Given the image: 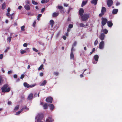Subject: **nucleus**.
<instances>
[{
	"label": "nucleus",
	"mask_w": 122,
	"mask_h": 122,
	"mask_svg": "<svg viewBox=\"0 0 122 122\" xmlns=\"http://www.w3.org/2000/svg\"><path fill=\"white\" fill-rule=\"evenodd\" d=\"M22 8V6H19L18 7V9H20V10L21 8Z\"/></svg>",
	"instance_id": "obj_60"
},
{
	"label": "nucleus",
	"mask_w": 122,
	"mask_h": 122,
	"mask_svg": "<svg viewBox=\"0 0 122 122\" xmlns=\"http://www.w3.org/2000/svg\"><path fill=\"white\" fill-rule=\"evenodd\" d=\"M98 0H92L91 1L92 4L94 5H96L97 4Z\"/></svg>",
	"instance_id": "obj_18"
},
{
	"label": "nucleus",
	"mask_w": 122,
	"mask_h": 122,
	"mask_svg": "<svg viewBox=\"0 0 122 122\" xmlns=\"http://www.w3.org/2000/svg\"><path fill=\"white\" fill-rule=\"evenodd\" d=\"M25 26L24 25H23L21 27V30L22 31H24L25 30Z\"/></svg>",
	"instance_id": "obj_36"
},
{
	"label": "nucleus",
	"mask_w": 122,
	"mask_h": 122,
	"mask_svg": "<svg viewBox=\"0 0 122 122\" xmlns=\"http://www.w3.org/2000/svg\"><path fill=\"white\" fill-rule=\"evenodd\" d=\"M53 100V99L52 97H49L47 98L46 99V101L47 102L52 103Z\"/></svg>",
	"instance_id": "obj_8"
},
{
	"label": "nucleus",
	"mask_w": 122,
	"mask_h": 122,
	"mask_svg": "<svg viewBox=\"0 0 122 122\" xmlns=\"http://www.w3.org/2000/svg\"><path fill=\"white\" fill-rule=\"evenodd\" d=\"M102 31L105 34H107L108 32V30L106 29H102Z\"/></svg>",
	"instance_id": "obj_27"
},
{
	"label": "nucleus",
	"mask_w": 122,
	"mask_h": 122,
	"mask_svg": "<svg viewBox=\"0 0 122 122\" xmlns=\"http://www.w3.org/2000/svg\"><path fill=\"white\" fill-rule=\"evenodd\" d=\"M71 53L70 54V59H71L73 60L74 59V55L73 53V51L71 50Z\"/></svg>",
	"instance_id": "obj_17"
},
{
	"label": "nucleus",
	"mask_w": 122,
	"mask_h": 122,
	"mask_svg": "<svg viewBox=\"0 0 122 122\" xmlns=\"http://www.w3.org/2000/svg\"><path fill=\"white\" fill-rule=\"evenodd\" d=\"M24 7L25 9L27 10H29L30 9V6L28 5H25L24 6Z\"/></svg>",
	"instance_id": "obj_15"
},
{
	"label": "nucleus",
	"mask_w": 122,
	"mask_h": 122,
	"mask_svg": "<svg viewBox=\"0 0 122 122\" xmlns=\"http://www.w3.org/2000/svg\"><path fill=\"white\" fill-rule=\"evenodd\" d=\"M104 14H103V13H102L101 12V14H100L99 15V16L100 17H101L103 15H104Z\"/></svg>",
	"instance_id": "obj_49"
},
{
	"label": "nucleus",
	"mask_w": 122,
	"mask_h": 122,
	"mask_svg": "<svg viewBox=\"0 0 122 122\" xmlns=\"http://www.w3.org/2000/svg\"><path fill=\"white\" fill-rule=\"evenodd\" d=\"M33 50L36 52H38V50H37L36 48H33L32 49Z\"/></svg>",
	"instance_id": "obj_43"
},
{
	"label": "nucleus",
	"mask_w": 122,
	"mask_h": 122,
	"mask_svg": "<svg viewBox=\"0 0 122 122\" xmlns=\"http://www.w3.org/2000/svg\"><path fill=\"white\" fill-rule=\"evenodd\" d=\"M6 6V4L5 2L2 5V9H4L5 8Z\"/></svg>",
	"instance_id": "obj_25"
},
{
	"label": "nucleus",
	"mask_w": 122,
	"mask_h": 122,
	"mask_svg": "<svg viewBox=\"0 0 122 122\" xmlns=\"http://www.w3.org/2000/svg\"><path fill=\"white\" fill-rule=\"evenodd\" d=\"M24 76H25V75H23V74L21 76L20 78L21 79H22L24 78Z\"/></svg>",
	"instance_id": "obj_45"
},
{
	"label": "nucleus",
	"mask_w": 122,
	"mask_h": 122,
	"mask_svg": "<svg viewBox=\"0 0 122 122\" xmlns=\"http://www.w3.org/2000/svg\"><path fill=\"white\" fill-rule=\"evenodd\" d=\"M17 76L16 74L14 75V77L15 78H16L17 77Z\"/></svg>",
	"instance_id": "obj_57"
},
{
	"label": "nucleus",
	"mask_w": 122,
	"mask_h": 122,
	"mask_svg": "<svg viewBox=\"0 0 122 122\" xmlns=\"http://www.w3.org/2000/svg\"><path fill=\"white\" fill-rule=\"evenodd\" d=\"M77 42L76 41H75L73 43V44L72 45V47L71 49V51H73V47L76 46L77 44Z\"/></svg>",
	"instance_id": "obj_21"
},
{
	"label": "nucleus",
	"mask_w": 122,
	"mask_h": 122,
	"mask_svg": "<svg viewBox=\"0 0 122 122\" xmlns=\"http://www.w3.org/2000/svg\"><path fill=\"white\" fill-rule=\"evenodd\" d=\"M80 76L81 77H83V76L82 75V74H81Z\"/></svg>",
	"instance_id": "obj_63"
},
{
	"label": "nucleus",
	"mask_w": 122,
	"mask_h": 122,
	"mask_svg": "<svg viewBox=\"0 0 122 122\" xmlns=\"http://www.w3.org/2000/svg\"><path fill=\"white\" fill-rule=\"evenodd\" d=\"M36 21H34L33 24V25L34 27H35L36 24Z\"/></svg>",
	"instance_id": "obj_55"
},
{
	"label": "nucleus",
	"mask_w": 122,
	"mask_h": 122,
	"mask_svg": "<svg viewBox=\"0 0 122 122\" xmlns=\"http://www.w3.org/2000/svg\"><path fill=\"white\" fill-rule=\"evenodd\" d=\"M3 81L2 80V78L1 76H0V84L1 81Z\"/></svg>",
	"instance_id": "obj_47"
},
{
	"label": "nucleus",
	"mask_w": 122,
	"mask_h": 122,
	"mask_svg": "<svg viewBox=\"0 0 122 122\" xmlns=\"http://www.w3.org/2000/svg\"><path fill=\"white\" fill-rule=\"evenodd\" d=\"M11 38V37H9L7 38V40L9 42H10Z\"/></svg>",
	"instance_id": "obj_40"
},
{
	"label": "nucleus",
	"mask_w": 122,
	"mask_h": 122,
	"mask_svg": "<svg viewBox=\"0 0 122 122\" xmlns=\"http://www.w3.org/2000/svg\"><path fill=\"white\" fill-rule=\"evenodd\" d=\"M44 66L43 65H41L38 68V70H41L43 68V67Z\"/></svg>",
	"instance_id": "obj_32"
},
{
	"label": "nucleus",
	"mask_w": 122,
	"mask_h": 122,
	"mask_svg": "<svg viewBox=\"0 0 122 122\" xmlns=\"http://www.w3.org/2000/svg\"><path fill=\"white\" fill-rule=\"evenodd\" d=\"M36 119L37 120V122H43L41 119V115L38 114L36 117Z\"/></svg>",
	"instance_id": "obj_4"
},
{
	"label": "nucleus",
	"mask_w": 122,
	"mask_h": 122,
	"mask_svg": "<svg viewBox=\"0 0 122 122\" xmlns=\"http://www.w3.org/2000/svg\"><path fill=\"white\" fill-rule=\"evenodd\" d=\"M6 15L9 17L10 16H11V15L9 13V12H7L6 13Z\"/></svg>",
	"instance_id": "obj_44"
},
{
	"label": "nucleus",
	"mask_w": 122,
	"mask_h": 122,
	"mask_svg": "<svg viewBox=\"0 0 122 122\" xmlns=\"http://www.w3.org/2000/svg\"><path fill=\"white\" fill-rule=\"evenodd\" d=\"M47 81L46 80H45L43 81L42 83L41 84L40 86H43L44 85H45Z\"/></svg>",
	"instance_id": "obj_26"
},
{
	"label": "nucleus",
	"mask_w": 122,
	"mask_h": 122,
	"mask_svg": "<svg viewBox=\"0 0 122 122\" xmlns=\"http://www.w3.org/2000/svg\"><path fill=\"white\" fill-rule=\"evenodd\" d=\"M43 74L42 72H41L40 73V76H42L43 75Z\"/></svg>",
	"instance_id": "obj_59"
},
{
	"label": "nucleus",
	"mask_w": 122,
	"mask_h": 122,
	"mask_svg": "<svg viewBox=\"0 0 122 122\" xmlns=\"http://www.w3.org/2000/svg\"><path fill=\"white\" fill-rule=\"evenodd\" d=\"M48 104L47 103H45L43 105V107L44 109H46L48 107Z\"/></svg>",
	"instance_id": "obj_23"
},
{
	"label": "nucleus",
	"mask_w": 122,
	"mask_h": 122,
	"mask_svg": "<svg viewBox=\"0 0 122 122\" xmlns=\"http://www.w3.org/2000/svg\"><path fill=\"white\" fill-rule=\"evenodd\" d=\"M120 4L119 2H117L116 3V6H118Z\"/></svg>",
	"instance_id": "obj_61"
},
{
	"label": "nucleus",
	"mask_w": 122,
	"mask_h": 122,
	"mask_svg": "<svg viewBox=\"0 0 122 122\" xmlns=\"http://www.w3.org/2000/svg\"><path fill=\"white\" fill-rule=\"evenodd\" d=\"M24 85L27 88L29 87L31 88L34 87L35 86V85H30L26 82H24Z\"/></svg>",
	"instance_id": "obj_7"
},
{
	"label": "nucleus",
	"mask_w": 122,
	"mask_h": 122,
	"mask_svg": "<svg viewBox=\"0 0 122 122\" xmlns=\"http://www.w3.org/2000/svg\"><path fill=\"white\" fill-rule=\"evenodd\" d=\"M50 24L51 26V27H52L54 23V21L52 20H50Z\"/></svg>",
	"instance_id": "obj_28"
},
{
	"label": "nucleus",
	"mask_w": 122,
	"mask_h": 122,
	"mask_svg": "<svg viewBox=\"0 0 122 122\" xmlns=\"http://www.w3.org/2000/svg\"><path fill=\"white\" fill-rule=\"evenodd\" d=\"M21 109H23V111H26L28 110V108L25 106L24 107Z\"/></svg>",
	"instance_id": "obj_29"
},
{
	"label": "nucleus",
	"mask_w": 122,
	"mask_h": 122,
	"mask_svg": "<svg viewBox=\"0 0 122 122\" xmlns=\"http://www.w3.org/2000/svg\"><path fill=\"white\" fill-rule=\"evenodd\" d=\"M19 107L18 106H17L14 109V111H16L19 108Z\"/></svg>",
	"instance_id": "obj_35"
},
{
	"label": "nucleus",
	"mask_w": 122,
	"mask_h": 122,
	"mask_svg": "<svg viewBox=\"0 0 122 122\" xmlns=\"http://www.w3.org/2000/svg\"><path fill=\"white\" fill-rule=\"evenodd\" d=\"M106 9L104 7H102V9L101 12L103 14H104V13L106 12Z\"/></svg>",
	"instance_id": "obj_20"
},
{
	"label": "nucleus",
	"mask_w": 122,
	"mask_h": 122,
	"mask_svg": "<svg viewBox=\"0 0 122 122\" xmlns=\"http://www.w3.org/2000/svg\"><path fill=\"white\" fill-rule=\"evenodd\" d=\"M113 2L112 0H108L107 4L109 7L111 6L113 4Z\"/></svg>",
	"instance_id": "obj_9"
},
{
	"label": "nucleus",
	"mask_w": 122,
	"mask_h": 122,
	"mask_svg": "<svg viewBox=\"0 0 122 122\" xmlns=\"http://www.w3.org/2000/svg\"><path fill=\"white\" fill-rule=\"evenodd\" d=\"M45 9V8H44L42 9L41 10V12L42 13L44 11Z\"/></svg>",
	"instance_id": "obj_53"
},
{
	"label": "nucleus",
	"mask_w": 122,
	"mask_h": 122,
	"mask_svg": "<svg viewBox=\"0 0 122 122\" xmlns=\"http://www.w3.org/2000/svg\"><path fill=\"white\" fill-rule=\"evenodd\" d=\"M7 11L8 12H10V9L9 7L8 8V9H7Z\"/></svg>",
	"instance_id": "obj_54"
},
{
	"label": "nucleus",
	"mask_w": 122,
	"mask_h": 122,
	"mask_svg": "<svg viewBox=\"0 0 122 122\" xmlns=\"http://www.w3.org/2000/svg\"><path fill=\"white\" fill-rule=\"evenodd\" d=\"M76 24L77 26H78L79 25L81 27H84L85 26V25L84 24L82 23L79 24L78 23H77Z\"/></svg>",
	"instance_id": "obj_19"
},
{
	"label": "nucleus",
	"mask_w": 122,
	"mask_h": 122,
	"mask_svg": "<svg viewBox=\"0 0 122 122\" xmlns=\"http://www.w3.org/2000/svg\"><path fill=\"white\" fill-rule=\"evenodd\" d=\"M33 95L31 93L28 96V99L30 100H31L32 99Z\"/></svg>",
	"instance_id": "obj_16"
},
{
	"label": "nucleus",
	"mask_w": 122,
	"mask_h": 122,
	"mask_svg": "<svg viewBox=\"0 0 122 122\" xmlns=\"http://www.w3.org/2000/svg\"><path fill=\"white\" fill-rule=\"evenodd\" d=\"M3 56V55L2 54H1L0 55V59H2Z\"/></svg>",
	"instance_id": "obj_48"
},
{
	"label": "nucleus",
	"mask_w": 122,
	"mask_h": 122,
	"mask_svg": "<svg viewBox=\"0 0 122 122\" xmlns=\"http://www.w3.org/2000/svg\"><path fill=\"white\" fill-rule=\"evenodd\" d=\"M57 8L60 10L62 9L63 8V7L61 6H58L57 7Z\"/></svg>",
	"instance_id": "obj_38"
},
{
	"label": "nucleus",
	"mask_w": 122,
	"mask_h": 122,
	"mask_svg": "<svg viewBox=\"0 0 122 122\" xmlns=\"http://www.w3.org/2000/svg\"><path fill=\"white\" fill-rule=\"evenodd\" d=\"M59 14V13L58 12H54L52 14V16L53 17H54L57 16Z\"/></svg>",
	"instance_id": "obj_24"
},
{
	"label": "nucleus",
	"mask_w": 122,
	"mask_h": 122,
	"mask_svg": "<svg viewBox=\"0 0 122 122\" xmlns=\"http://www.w3.org/2000/svg\"><path fill=\"white\" fill-rule=\"evenodd\" d=\"M2 92H8L10 90V88L8 87V85L6 84L5 85L1 88Z\"/></svg>",
	"instance_id": "obj_1"
},
{
	"label": "nucleus",
	"mask_w": 122,
	"mask_h": 122,
	"mask_svg": "<svg viewBox=\"0 0 122 122\" xmlns=\"http://www.w3.org/2000/svg\"><path fill=\"white\" fill-rule=\"evenodd\" d=\"M49 1L48 0H42L41 1L42 3H46Z\"/></svg>",
	"instance_id": "obj_30"
},
{
	"label": "nucleus",
	"mask_w": 122,
	"mask_h": 122,
	"mask_svg": "<svg viewBox=\"0 0 122 122\" xmlns=\"http://www.w3.org/2000/svg\"><path fill=\"white\" fill-rule=\"evenodd\" d=\"M32 3L34 5H36L38 3L37 2H36L34 0H32Z\"/></svg>",
	"instance_id": "obj_37"
},
{
	"label": "nucleus",
	"mask_w": 122,
	"mask_h": 122,
	"mask_svg": "<svg viewBox=\"0 0 122 122\" xmlns=\"http://www.w3.org/2000/svg\"><path fill=\"white\" fill-rule=\"evenodd\" d=\"M89 14H85L82 15L81 17L83 21H85L89 18Z\"/></svg>",
	"instance_id": "obj_2"
},
{
	"label": "nucleus",
	"mask_w": 122,
	"mask_h": 122,
	"mask_svg": "<svg viewBox=\"0 0 122 122\" xmlns=\"http://www.w3.org/2000/svg\"><path fill=\"white\" fill-rule=\"evenodd\" d=\"M118 11L117 9H114L112 11V13L113 14H116L117 13Z\"/></svg>",
	"instance_id": "obj_22"
},
{
	"label": "nucleus",
	"mask_w": 122,
	"mask_h": 122,
	"mask_svg": "<svg viewBox=\"0 0 122 122\" xmlns=\"http://www.w3.org/2000/svg\"><path fill=\"white\" fill-rule=\"evenodd\" d=\"M41 15H42L41 14H39L38 15L37 17L38 18L40 17L41 16Z\"/></svg>",
	"instance_id": "obj_50"
},
{
	"label": "nucleus",
	"mask_w": 122,
	"mask_h": 122,
	"mask_svg": "<svg viewBox=\"0 0 122 122\" xmlns=\"http://www.w3.org/2000/svg\"><path fill=\"white\" fill-rule=\"evenodd\" d=\"M104 41H102L100 43L99 48L100 49H103L104 46Z\"/></svg>",
	"instance_id": "obj_5"
},
{
	"label": "nucleus",
	"mask_w": 122,
	"mask_h": 122,
	"mask_svg": "<svg viewBox=\"0 0 122 122\" xmlns=\"http://www.w3.org/2000/svg\"><path fill=\"white\" fill-rule=\"evenodd\" d=\"M79 15L81 16V17L83 15V14L84 12V10L83 9H81L79 11Z\"/></svg>",
	"instance_id": "obj_11"
},
{
	"label": "nucleus",
	"mask_w": 122,
	"mask_h": 122,
	"mask_svg": "<svg viewBox=\"0 0 122 122\" xmlns=\"http://www.w3.org/2000/svg\"><path fill=\"white\" fill-rule=\"evenodd\" d=\"M98 41L97 40V39L95 41L94 43V45L95 46H96L97 45L98 43Z\"/></svg>",
	"instance_id": "obj_39"
},
{
	"label": "nucleus",
	"mask_w": 122,
	"mask_h": 122,
	"mask_svg": "<svg viewBox=\"0 0 122 122\" xmlns=\"http://www.w3.org/2000/svg\"><path fill=\"white\" fill-rule=\"evenodd\" d=\"M26 52V51L24 50H21L20 53L21 54H23Z\"/></svg>",
	"instance_id": "obj_41"
},
{
	"label": "nucleus",
	"mask_w": 122,
	"mask_h": 122,
	"mask_svg": "<svg viewBox=\"0 0 122 122\" xmlns=\"http://www.w3.org/2000/svg\"><path fill=\"white\" fill-rule=\"evenodd\" d=\"M27 46V44L26 43H24L23 45V46L25 47H26Z\"/></svg>",
	"instance_id": "obj_46"
},
{
	"label": "nucleus",
	"mask_w": 122,
	"mask_h": 122,
	"mask_svg": "<svg viewBox=\"0 0 122 122\" xmlns=\"http://www.w3.org/2000/svg\"><path fill=\"white\" fill-rule=\"evenodd\" d=\"M101 20L102 27L103 29V26L106 24V23L107 22V20L106 18L103 17L102 18Z\"/></svg>",
	"instance_id": "obj_3"
},
{
	"label": "nucleus",
	"mask_w": 122,
	"mask_h": 122,
	"mask_svg": "<svg viewBox=\"0 0 122 122\" xmlns=\"http://www.w3.org/2000/svg\"><path fill=\"white\" fill-rule=\"evenodd\" d=\"M53 121L52 118L50 117H49L47 118L46 122H52Z\"/></svg>",
	"instance_id": "obj_13"
},
{
	"label": "nucleus",
	"mask_w": 122,
	"mask_h": 122,
	"mask_svg": "<svg viewBox=\"0 0 122 122\" xmlns=\"http://www.w3.org/2000/svg\"><path fill=\"white\" fill-rule=\"evenodd\" d=\"M22 111H23V109H21L19 111L17 112L15 114V115H17L19 114Z\"/></svg>",
	"instance_id": "obj_33"
},
{
	"label": "nucleus",
	"mask_w": 122,
	"mask_h": 122,
	"mask_svg": "<svg viewBox=\"0 0 122 122\" xmlns=\"http://www.w3.org/2000/svg\"><path fill=\"white\" fill-rule=\"evenodd\" d=\"M70 30V28H68L67 29V31L68 32H69Z\"/></svg>",
	"instance_id": "obj_64"
},
{
	"label": "nucleus",
	"mask_w": 122,
	"mask_h": 122,
	"mask_svg": "<svg viewBox=\"0 0 122 122\" xmlns=\"http://www.w3.org/2000/svg\"><path fill=\"white\" fill-rule=\"evenodd\" d=\"M94 58L95 61H92V62L94 64H96L98 61L99 58V56L97 55H95L94 56Z\"/></svg>",
	"instance_id": "obj_6"
},
{
	"label": "nucleus",
	"mask_w": 122,
	"mask_h": 122,
	"mask_svg": "<svg viewBox=\"0 0 122 122\" xmlns=\"http://www.w3.org/2000/svg\"><path fill=\"white\" fill-rule=\"evenodd\" d=\"M12 72V71H9L8 72V74H10V73H11Z\"/></svg>",
	"instance_id": "obj_52"
},
{
	"label": "nucleus",
	"mask_w": 122,
	"mask_h": 122,
	"mask_svg": "<svg viewBox=\"0 0 122 122\" xmlns=\"http://www.w3.org/2000/svg\"><path fill=\"white\" fill-rule=\"evenodd\" d=\"M64 5L65 6L67 7L68 6V4L66 3H64Z\"/></svg>",
	"instance_id": "obj_51"
},
{
	"label": "nucleus",
	"mask_w": 122,
	"mask_h": 122,
	"mask_svg": "<svg viewBox=\"0 0 122 122\" xmlns=\"http://www.w3.org/2000/svg\"><path fill=\"white\" fill-rule=\"evenodd\" d=\"M73 27V25L72 24H70L68 26V28H71Z\"/></svg>",
	"instance_id": "obj_42"
},
{
	"label": "nucleus",
	"mask_w": 122,
	"mask_h": 122,
	"mask_svg": "<svg viewBox=\"0 0 122 122\" xmlns=\"http://www.w3.org/2000/svg\"><path fill=\"white\" fill-rule=\"evenodd\" d=\"M62 38L64 40H65L66 39V37L65 36H63Z\"/></svg>",
	"instance_id": "obj_56"
},
{
	"label": "nucleus",
	"mask_w": 122,
	"mask_h": 122,
	"mask_svg": "<svg viewBox=\"0 0 122 122\" xmlns=\"http://www.w3.org/2000/svg\"><path fill=\"white\" fill-rule=\"evenodd\" d=\"M107 25L108 27H111L113 25V23L111 21H109L107 22Z\"/></svg>",
	"instance_id": "obj_12"
},
{
	"label": "nucleus",
	"mask_w": 122,
	"mask_h": 122,
	"mask_svg": "<svg viewBox=\"0 0 122 122\" xmlns=\"http://www.w3.org/2000/svg\"><path fill=\"white\" fill-rule=\"evenodd\" d=\"M48 104L49 106L50 110L51 111L53 110L54 107L53 105L51 104Z\"/></svg>",
	"instance_id": "obj_14"
},
{
	"label": "nucleus",
	"mask_w": 122,
	"mask_h": 122,
	"mask_svg": "<svg viewBox=\"0 0 122 122\" xmlns=\"http://www.w3.org/2000/svg\"><path fill=\"white\" fill-rule=\"evenodd\" d=\"M26 3L27 4H29L30 2L29 0H27L26 1Z\"/></svg>",
	"instance_id": "obj_62"
},
{
	"label": "nucleus",
	"mask_w": 122,
	"mask_h": 122,
	"mask_svg": "<svg viewBox=\"0 0 122 122\" xmlns=\"http://www.w3.org/2000/svg\"><path fill=\"white\" fill-rule=\"evenodd\" d=\"M105 35L103 33H102L99 37L100 39L103 41L104 40L105 37Z\"/></svg>",
	"instance_id": "obj_10"
},
{
	"label": "nucleus",
	"mask_w": 122,
	"mask_h": 122,
	"mask_svg": "<svg viewBox=\"0 0 122 122\" xmlns=\"http://www.w3.org/2000/svg\"><path fill=\"white\" fill-rule=\"evenodd\" d=\"M8 105H11V102L10 101H9L8 103Z\"/></svg>",
	"instance_id": "obj_58"
},
{
	"label": "nucleus",
	"mask_w": 122,
	"mask_h": 122,
	"mask_svg": "<svg viewBox=\"0 0 122 122\" xmlns=\"http://www.w3.org/2000/svg\"><path fill=\"white\" fill-rule=\"evenodd\" d=\"M54 75L56 76H58L59 75V73L58 72H55L53 73Z\"/></svg>",
	"instance_id": "obj_34"
},
{
	"label": "nucleus",
	"mask_w": 122,
	"mask_h": 122,
	"mask_svg": "<svg viewBox=\"0 0 122 122\" xmlns=\"http://www.w3.org/2000/svg\"><path fill=\"white\" fill-rule=\"evenodd\" d=\"M87 2V1H83L82 2V5H81V6L83 7L84 5H85L86 4Z\"/></svg>",
	"instance_id": "obj_31"
}]
</instances>
